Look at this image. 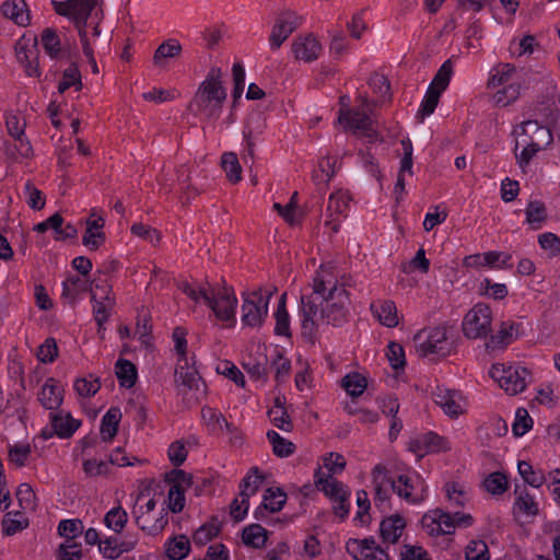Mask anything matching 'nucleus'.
I'll use <instances>...</instances> for the list:
<instances>
[{
  "label": "nucleus",
  "mask_w": 560,
  "mask_h": 560,
  "mask_svg": "<svg viewBox=\"0 0 560 560\" xmlns=\"http://www.w3.org/2000/svg\"><path fill=\"white\" fill-rule=\"evenodd\" d=\"M491 308L478 303L465 315L463 332L469 339L486 338L491 331Z\"/></svg>",
  "instance_id": "nucleus-9"
},
{
  "label": "nucleus",
  "mask_w": 560,
  "mask_h": 560,
  "mask_svg": "<svg viewBox=\"0 0 560 560\" xmlns=\"http://www.w3.org/2000/svg\"><path fill=\"white\" fill-rule=\"evenodd\" d=\"M522 141L544 150L552 143L553 136L548 127L540 125L537 120H527L522 125Z\"/></svg>",
  "instance_id": "nucleus-15"
},
{
  "label": "nucleus",
  "mask_w": 560,
  "mask_h": 560,
  "mask_svg": "<svg viewBox=\"0 0 560 560\" xmlns=\"http://www.w3.org/2000/svg\"><path fill=\"white\" fill-rule=\"evenodd\" d=\"M466 560H489L488 546L482 540H471L465 551Z\"/></svg>",
  "instance_id": "nucleus-59"
},
{
  "label": "nucleus",
  "mask_w": 560,
  "mask_h": 560,
  "mask_svg": "<svg viewBox=\"0 0 560 560\" xmlns=\"http://www.w3.org/2000/svg\"><path fill=\"white\" fill-rule=\"evenodd\" d=\"M368 386L366 378L360 373L347 374L342 378V387L352 397L361 396Z\"/></svg>",
  "instance_id": "nucleus-45"
},
{
  "label": "nucleus",
  "mask_w": 560,
  "mask_h": 560,
  "mask_svg": "<svg viewBox=\"0 0 560 560\" xmlns=\"http://www.w3.org/2000/svg\"><path fill=\"white\" fill-rule=\"evenodd\" d=\"M413 341L419 357L438 355L445 358L451 353V345L447 341V328L436 326L418 331Z\"/></svg>",
  "instance_id": "nucleus-4"
},
{
  "label": "nucleus",
  "mask_w": 560,
  "mask_h": 560,
  "mask_svg": "<svg viewBox=\"0 0 560 560\" xmlns=\"http://www.w3.org/2000/svg\"><path fill=\"white\" fill-rule=\"evenodd\" d=\"M62 393L63 390L57 385V382L54 378H48L38 394V400L44 408L56 412L63 401Z\"/></svg>",
  "instance_id": "nucleus-22"
},
{
  "label": "nucleus",
  "mask_w": 560,
  "mask_h": 560,
  "mask_svg": "<svg viewBox=\"0 0 560 560\" xmlns=\"http://www.w3.org/2000/svg\"><path fill=\"white\" fill-rule=\"evenodd\" d=\"M547 219V209L541 201L533 200L526 208V221L533 229H540Z\"/></svg>",
  "instance_id": "nucleus-44"
},
{
  "label": "nucleus",
  "mask_w": 560,
  "mask_h": 560,
  "mask_svg": "<svg viewBox=\"0 0 560 560\" xmlns=\"http://www.w3.org/2000/svg\"><path fill=\"white\" fill-rule=\"evenodd\" d=\"M291 51L299 61L313 62L317 60L323 51V46L313 34L298 35L291 43Z\"/></svg>",
  "instance_id": "nucleus-13"
},
{
  "label": "nucleus",
  "mask_w": 560,
  "mask_h": 560,
  "mask_svg": "<svg viewBox=\"0 0 560 560\" xmlns=\"http://www.w3.org/2000/svg\"><path fill=\"white\" fill-rule=\"evenodd\" d=\"M267 529L260 524H250L244 527L242 532V539L244 545L252 548H261L267 541Z\"/></svg>",
  "instance_id": "nucleus-33"
},
{
  "label": "nucleus",
  "mask_w": 560,
  "mask_h": 560,
  "mask_svg": "<svg viewBox=\"0 0 560 560\" xmlns=\"http://www.w3.org/2000/svg\"><path fill=\"white\" fill-rule=\"evenodd\" d=\"M237 300L232 288L218 289L211 298L208 306L213 311L219 320L228 322L235 316Z\"/></svg>",
  "instance_id": "nucleus-14"
},
{
  "label": "nucleus",
  "mask_w": 560,
  "mask_h": 560,
  "mask_svg": "<svg viewBox=\"0 0 560 560\" xmlns=\"http://www.w3.org/2000/svg\"><path fill=\"white\" fill-rule=\"evenodd\" d=\"M285 501L287 494L280 488H268L264 494L261 504L254 512L255 518H264L267 511L271 513L281 511Z\"/></svg>",
  "instance_id": "nucleus-20"
},
{
  "label": "nucleus",
  "mask_w": 560,
  "mask_h": 560,
  "mask_svg": "<svg viewBox=\"0 0 560 560\" xmlns=\"http://www.w3.org/2000/svg\"><path fill=\"white\" fill-rule=\"evenodd\" d=\"M189 539L184 535L170 540L166 545V555L171 560L184 559L189 553Z\"/></svg>",
  "instance_id": "nucleus-43"
},
{
  "label": "nucleus",
  "mask_w": 560,
  "mask_h": 560,
  "mask_svg": "<svg viewBox=\"0 0 560 560\" xmlns=\"http://www.w3.org/2000/svg\"><path fill=\"white\" fill-rule=\"evenodd\" d=\"M220 532V526L217 518H213L211 523L200 526L195 535L194 540L198 545H205Z\"/></svg>",
  "instance_id": "nucleus-56"
},
{
  "label": "nucleus",
  "mask_w": 560,
  "mask_h": 560,
  "mask_svg": "<svg viewBox=\"0 0 560 560\" xmlns=\"http://www.w3.org/2000/svg\"><path fill=\"white\" fill-rule=\"evenodd\" d=\"M58 355V347L54 338H48L38 348L37 358L44 363H51Z\"/></svg>",
  "instance_id": "nucleus-64"
},
{
  "label": "nucleus",
  "mask_w": 560,
  "mask_h": 560,
  "mask_svg": "<svg viewBox=\"0 0 560 560\" xmlns=\"http://www.w3.org/2000/svg\"><path fill=\"white\" fill-rule=\"evenodd\" d=\"M442 92L443 91H440L434 86L429 85L425 96L422 100L420 109L418 112V116L424 118L425 116L431 115L438 106Z\"/></svg>",
  "instance_id": "nucleus-50"
},
{
  "label": "nucleus",
  "mask_w": 560,
  "mask_h": 560,
  "mask_svg": "<svg viewBox=\"0 0 560 560\" xmlns=\"http://www.w3.org/2000/svg\"><path fill=\"white\" fill-rule=\"evenodd\" d=\"M262 127L264 120L260 115L249 117L246 126L244 127L243 133L246 141V154L243 160L245 163H247L248 159L250 161L254 160L255 138L257 135L261 133Z\"/></svg>",
  "instance_id": "nucleus-25"
},
{
  "label": "nucleus",
  "mask_w": 560,
  "mask_h": 560,
  "mask_svg": "<svg viewBox=\"0 0 560 560\" xmlns=\"http://www.w3.org/2000/svg\"><path fill=\"white\" fill-rule=\"evenodd\" d=\"M168 510L173 513H179L185 508V490H179L177 486H171L167 494Z\"/></svg>",
  "instance_id": "nucleus-63"
},
{
  "label": "nucleus",
  "mask_w": 560,
  "mask_h": 560,
  "mask_svg": "<svg viewBox=\"0 0 560 560\" xmlns=\"http://www.w3.org/2000/svg\"><path fill=\"white\" fill-rule=\"evenodd\" d=\"M22 516L21 513H15L14 516ZM28 522L26 518H14L12 517V512H8L2 520V533L5 536H12L18 532L27 527Z\"/></svg>",
  "instance_id": "nucleus-52"
},
{
  "label": "nucleus",
  "mask_w": 560,
  "mask_h": 560,
  "mask_svg": "<svg viewBox=\"0 0 560 560\" xmlns=\"http://www.w3.org/2000/svg\"><path fill=\"white\" fill-rule=\"evenodd\" d=\"M422 528L432 537L454 534L452 514L442 509L427 512L421 518Z\"/></svg>",
  "instance_id": "nucleus-12"
},
{
  "label": "nucleus",
  "mask_w": 560,
  "mask_h": 560,
  "mask_svg": "<svg viewBox=\"0 0 560 560\" xmlns=\"http://www.w3.org/2000/svg\"><path fill=\"white\" fill-rule=\"evenodd\" d=\"M83 532L82 522L79 520H63L58 525V534L69 540Z\"/></svg>",
  "instance_id": "nucleus-61"
},
{
  "label": "nucleus",
  "mask_w": 560,
  "mask_h": 560,
  "mask_svg": "<svg viewBox=\"0 0 560 560\" xmlns=\"http://www.w3.org/2000/svg\"><path fill=\"white\" fill-rule=\"evenodd\" d=\"M390 487L399 498L411 504H419L427 498V486L419 475L415 479L408 475L390 478Z\"/></svg>",
  "instance_id": "nucleus-11"
},
{
  "label": "nucleus",
  "mask_w": 560,
  "mask_h": 560,
  "mask_svg": "<svg viewBox=\"0 0 560 560\" xmlns=\"http://www.w3.org/2000/svg\"><path fill=\"white\" fill-rule=\"evenodd\" d=\"M514 505L520 512L528 516H535L539 512L537 502L526 490L520 493Z\"/></svg>",
  "instance_id": "nucleus-55"
},
{
  "label": "nucleus",
  "mask_w": 560,
  "mask_h": 560,
  "mask_svg": "<svg viewBox=\"0 0 560 560\" xmlns=\"http://www.w3.org/2000/svg\"><path fill=\"white\" fill-rule=\"evenodd\" d=\"M202 417L214 428L220 430L225 429L229 432L233 431V424L230 423L221 412H218L212 408L202 409Z\"/></svg>",
  "instance_id": "nucleus-62"
},
{
  "label": "nucleus",
  "mask_w": 560,
  "mask_h": 560,
  "mask_svg": "<svg viewBox=\"0 0 560 560\" xmlns=\"http://www.w3.org/2000/svg\"><path fill=\"white\" fill-rule=\"evenodd\" d=\"M434 402L450 417L456 418L463 413L462 396L456 390L438 387L433 393Z\"/></svg>",
  "instance_id": "nucleus-19"
},
{
  "label": "nucleus",
  "mask_w": 560,
  "mask_h": 560,
  "mask_svg": "<svg viewBox=\"0 0 560 560\" xmlns=\"http://www.w3.org/2000/svg\"><path fill=\"white\" fill-rule=\"evenodd\" d=\"M226 96L221 68L211 67L189 102L188 110L207 121H215L222 114Z\"/></svg>",
  "instance_id": "nucleus-2"
},
{
  "label": "nucleus",
  "mask_w": 560,
  "mask_h": 560,
  "mask_svg": "<svg viewBox=\"0 0 560 560\" xmlns=\"http://www.w3.org/2000/svg\"><path fill=\"white\" fill-rule=\"evenodd\" d=\"M73 86L75 91L82 90L81 72L74 63H71L62 72V78L58 84V92L63 94L68 89Z\"/></svg>",
  "instance_id": "nucleus-38"
},
{
  "label": "nucleus",
  "mask_w": 560,
  "mask_h": 560,
  "mask_svg": "<svg viewBox=\"0 0 560 560\" xmlns=\"http://www.w3.org/2000/svg\"><path fill=\"white\" fill-rule=\"evenodd\" d=\"M516 68L512 63H500L491 71V77L488 81L489 88H498L500 85H508L514 82Z\"/></svg>",
  "instance_id": "nucleus-34"
},
{
  "label": "nucleus",
  "mask_w": 560,
  "mask_h": 560,
  "mask_svg": "<svg viewBox=\"0 0 560 560\" xmlns=\"http://www.w3.org/2000/svg\"><path fill=\"white\" fill-rule=\"evenodd\" d=\"M453 74V61L447 59L442 63L438 72L435 73L430 86H434L440 91H444L451 81Z\"/></svg>",
  "instance_id": "nucleus-51"
},
{
  "label": "nucleus",
  "mask_w": 560,
  "mask_h": 560,
  "mask_svg": "<svg viewBox=\"0 0 560 560\" xmlns=\"http://www.w3.org/2000/svg\"><path fill=\"white\" fill-rule=\"evenodd\" d=\"M56 12L60 15L71 19L78 28L88 26V20L91 13L83 8L78 0L54 1Z\"/></svg>",
  "instance_id": "nucleus-18"
},
{
  "label": "nucleus",
  "mask_w": 560,
  "mask_h": 560,
  "mask_svg": "<svg viewBox=\"0 0 560 560\" xmlns=\"http://www.w3.org/2000/svg\"><path fill=\"white\" fill-rule=\"evenodd\" d=\"M338 124L343 126L345 130L352 131L368 139L369 142L378 140L380 135L374 128L372 118L358 108H341L338 115Z\"/></svg>",
  "instance_id": "nucleus-6"
},
{
  "label": "nucleus",
  "mask_w": 560,
  "mask_h": 560,
  "mask_svg": "<svg viewBox=\"0 0 560 560\" xmlns=\"http://www.w3.org/2000/svg\"><path fill=\"white\" fill-rule=\"evenodd\" d=\"M490 376L508 394L516 395L526 388L529 371L523 366L505 368L503 364H493L490 369Z\"/></svg>",
  "instance_id": "nucleus-7"
},
{
  "label": "nucleus",
  "mask_w": 560,
  "mask_h": 560,
  "mask_svg": "<svg viewBox=\"0 0 560 560\" xmlns=\"http://www.w3.org/2000/svg\"><path fill=\"white\" fill-rule=\"evenodd\" d=\"M115 372L121 387L130 388L137 382V368L126 359H119L115 364Z\"/></svg>",
  "instance_id": "nucleus-32"
},
{
  "label": "nucleus",
  "mask_w": 560,
  "mask_h": 560,
  "mask_svg": "<svg viewBox=\"0 0 560 560\" xmlns=\"http://www.w3.org/2000/svg\"><path fill=\"white\" fill-rule=\"evenodd\" d=\"M2 14L14 21L18 25L25 26L30 22V14L25 0H7L1 5Z\"/></svg>",
  "instance_id": "nucleus-26"
},
{
  "label": "nucleus",
  "mask_w": 560,
  "mask_h": 560,
  "mask_svg": "<svg viewBox=\"0 0 560 560\" xmlns=\"http://www.w3.org/2000/svg\"><path fill=\"white\" fill-rule=\"evenodd\" d=\"M174 382L178 394L186 395L187 392H201L205 387V383L202 382L198 371L189 365L187 352L184 354H178L175 373H174Z\"/></svg>",
  "instance_id": "nucleus-10"
},
{
  "label": "nucleus",
  "mask_w": 560,
  "mask_h": 560,
  "mask_svg": "<svg viewBox=\"0 0 560 560\" xmlns=\"http://www.w3.org/2000/svg\"><path fill=\"white\" fill-rule=\"evenodd\" d=\"M128 522V514L121 506H115L110 509L104 517L105 525L114 530L116 534H119L125 528Z\"/></svg>",
  "instance_id": "nucleus-42"
},
{
  "label": "nucleus",
  "mask_w": 560,
  "mask_h": 560,
  "mask_svg": "<svg viewBox=\"0 0 560 560\" xmlns=\"http://www.w3.org/2000/svg\"><path fill=\"white\" fill-rule=\"evenodd\" d=\"M406 527L405 518L399 514L385 517L380 524V534L383 542L396 544Z\"/></svg>",
  "instance_id": "nucleus-23"
},
{
  "label": "nucleus",
  "mask_w": 560,
  "mask_h": 560,
  "mask_svg": "<svg viewBox=\"0 0 560 560\" xmlns=\"http://www.w3.org/2000/svg\"><path fill=\"white\" fill-rule=\"evenodd\" d=\"M520 90L521 84L518 82H511L494 94V102L500 106H508L518 98Z\"/></svg>",
  "instance_id": "nucleus-49"
},
{
  "label": "nucleus",
  "mask_w": 560,
  "mask_h": 560,
  "mask_svg": "<svg viewBox=\"0 0 560 560\" xmlns=\"http://www.w3.org/2000/svg\"><path fill=\"white\" fill-rule=\"evenodd\" d=\"M372 479L375 486L374 502L376 506H380L388 500L387 491L384 489V486L390 485L387 468L382 464H377L372 470Z\"/></svg>",
  "instance_id": "nucleus-27"
},
{
  "label": "nucleus",
  "mask_w": 560,
  "mask_h": 560,
  "mask_svg": "<svg viewBox=\"0 0 560 560\" xmlns=\"http://www.w3.org/2000/svg\"><path fill=\"white\" fill-rule=\"evenodd\" d=\"M268 417L273 425L284 432H291L293 429L292 421L284 405L278 397L275 399V405L269 409Z\"/></svg>",
  "instance_id": "nucleus-30"
},
{
  "label": "nucleus",
  "mask_w": 560,
  "mask_h": 560,
  "mask_svg": "<svg viewBox=\"0 0 560 560\" xmlns=\"http://www.w3.org/2000/svg\"><path fill=\"white\" fill-rule=\"evenodd\" d=\"M218 373L233 381L237 386L244 387L245 378L241 370L230 361H223L217 366Z\"/></svg>",
  "instance_id": "nucleus-57"
},
{
  "label": "nucleus",
  "mask_w": 560,
  "mask_h": 560,
  "mask_svg": "<svg viewBox=\"0 0 560 560\" xmlns=\"http://www.w3.org/2000/svg\"><path fill=\"white\" fill-rule=\"evenodd\" d=\"M517 469L523 480L533 488H540L546 481L545 474L541 470H534L528 462L520 460Z\"/></svg>",
  "instance_id": "nucleus-40"
},
{
  "label": "nucleus",
  "mask_w": 560,
  "mask_h": 560,
  "mask_svg": "<svg viewBox=\"0 0 560 560\" xmlns=\"http://www.w3.org/2000/svg\"><path fill=\"white\" fill-rule=\"evenodd\" d=\"M121 412L118 408H109L101 422V434L104 441H110L118 431Z\"/></svg>",
  "instance_id": "nucleus-35"
},
{
  "label": "nucleus",
  "mask_w": 560,
  "mask_h": 560,
  "mask_svg": "<svg viewBox=\"0 0 560 560\" xmlns=\"http://www.w3.org/2000/svg\"><path fill=\"white\" fill-rule=\"evenodd\" d=\"M182 52V45L177 39L163 42L155 50L153 62L159 65L163 58H174Z\"/></svg>",
  "instance_id": "nucleus-47"
},
{
  "label": "nucleus",
  "mask_w": 560,
  "mask_h": 560,
  "mask_svg": "<svg viewBox=\"0 0 560 560\" xmlns=\"http://www.w3.org/2000/svg\"><path fill=\"white\" fill-rule=\"evenodd\" d=\"M155 500L150 499L144 506L140 508V514L133 512L136 524L141 530L151 536L159 535L168 523V512L166 510H162L161 515L153 523L148 522V520L144 517V514L152 512L155 509Z\"/></svg>",
  "instance_id": "nucleus-17"
},
{
  "label": "nucleus",
  "mask_w": 560,
  "mask_h": 560,
  "mask_svg": "<svg viewBox=\"0 0 560 560\" xmlns=\"http://www.w3.org/2000/svg\"><path fill=\"white\" fill-rule=\"evenodd\" d=\"M259 469L253 467L249 472L242 479L240 488V497L244 498V501L248 500L259 489L262 482V476L258 475Z\"/></svg>",
  "instance_id": "nucleus-39"
},
{
  "label": "nucleus",
  "mask_w": 560,
  "mask_h": 560,
  "mask_svg": "<svg viewBox=\"0 0 560 560\" xmlns=\"http://www.w3.org/2000/svg\"><path fill=\"white\" fill-rule=\"evenodd\" d=\"M267 439L272 445L273 454L278 457H289L295 452L294 443L285 440L275 430L267 432Z\"/></svg>",
  "instance_id": "nucleus-37"
},
{
  "label": "nucleus",
  "mask_w": 560,
  "mask_h": 560,
  "mask_svg": "<svg viewBox=\"0 0 560 560\" xmlns=\"http://www.w3.org/2000/svg\"><path fill=\"white\" fill-rule=\"evenodd\" d=\"M49 419L54 432L62 439L70 438L80 425L79 421L74 420L69 412L63 410L50 412Z\"/></svg>",
  "instance_id": "nucleus-24"
},
{
  "label": "nucleus",
  "mask_w": 560,
  "mask_h": 560,
  "mask_svg": "<svg viewBox=\"0 0 560 560\" xmlns=\"http://www.w3.org/2000/svg\"><path fill=\"white\" fill-rule=\"evenodd\" d=\"M272 291L262 293V290H255L243 293L242 324L246 327H260L268 315V305Z\"/></svg>",
  "instance_id": "nucleus-5"
},
{
  "label": "nucleus",
  "mask_w": 560,
  "mask_h": 560,
  "mask_svg": "<svg viewBox=\"0 0 560 560\" xmlns=\"http://www.w3.org/2000/svg\"><path fill=\"white\" fill-rule=\"evenodd\" d=\"M311 294L301 296L302 336L314 343L320 324L341 327L348 322L350 298L331 265H322L313 279Z\"/></svg>",
  "instance_id": "nucleus-1"
},
{
  "label": "nucleus",
  "mask_w": 560,
  "mask_h": 560,
  "mask_svg": "<svg viewBox=\"0 0 560 560\" xmlns=\"http://www.w3.org/2000/svg\"><path fill=\"white\" fill-rule=\"evenodd\" d=\"M165 481L171 486H177L179 490L189 488L192 483V476L182 469H173L165 475Z\"/></svg>",
  "instance_id": "nucleus-58"
},
{
  "label": "nucleus",
  "mask_w": 560,
  "mask_h": 560,
  "mask_svg": "<svg viewBox=\"0 0 560 560\" xmlns=\"http://www.w3.org/2000/svg\"><path fill=\"white\" fill-rule=\"evenodd\" d=\"M222 167L230 182L238 183L242 179V167L234 152H225L222 155Z\"/></svg>",
  "instance_id": "nucleus-46"
},
{
  "label": "nucleus",
  "mask_w": 560,
  "mask_h": 560,
  "mask_svg": "<svg viewBox=\"0 0 560 560\" xmlns=\"http://www.w3.org/2000/svg\"><path fill=\"white\" fill-rule=\"evenodd\" d=\"M388 351L386 353L390 366L394 370L402 369L406 364L405 351L400 343L389 342Z\"/></svg>",
  "instance_id": "nucleus-60"
},
{
  "label": "nucleus",
  "mask_w": 560,
  "mask_h": 560,
  "mask_svg": "<svg viewBox=\"0 0 560 560\" xmlns=\"http://www.w3.org/2000/svg\"><path fill=\"white\" fill-rule=\"evenodd\" d=\"M86 291H95V282L90 283L88 279L72 275L62 282L61 298L73 304L78 296Z\"/></svg>",
  "instance_id": "nucleus-21"
},
{
  "label": "nucleus",
  "mask_w": 560,
  "mask_h": 560,
  "mask_svg": "<svg viewBox=\"0 0 560 560\" xmlns=\"http://www.w3.org/2000/svg\"><path fill=\"white\" fill-rule=\"evenodd\" d=\"M110 288L104 283H95V291H92L91 299L94 302L93 315L97 323L98 329L109 317V310L114 305V301L109 298Z\"/></svg>",
  "instance_id": "nucleus-16"
},
{
  "label": "nucleus",
  "mask_w": 560,
  "mask_h": 560,
  "mask_svg": "<svg viewBox=\"0 0 560 560\" xmlns=\"http://www.w3.org/2000/svg\"><path fill=\"white\" fill-rule=\"evenodd\" d=\"M533 427V419L524 408H518L515 412V421L512 431L515 436H523Z\"/></svg>",
  "instance_id": "nucleus-54"
},
{
  "label": "nucleus",
  "mask_w": 560,
  "mask_h": 560,
  "mask_svg": "<svg viewBox=\"0 0 560 560\" xmlns=\"http://www.w3.org/2000/svg\"><path fill=\"white\" fill-rule=\"evenodd\" d=\"M40 43L45 49V51L51 58H58L61 51L60 49V39L57 35L56 31L52 28H45L42 32Z\"/></svg>",
  "instance_id": "nucleus-48"
},
{
  "label": "nucleus",
  "mask_w": 560,
  "mask_h": 560,
  "mask_svg": "<svg viewBox=\"0 0 560 560\" xmlns=\"http://www.w3.org/2000/svg\"><path fill=\"white\" fill-rule=\"evenodd\" d=\"M520 325L514 323H502L497 335L490 337L486 346L488 349H495L509 345L513 339V331Z\"/></svg>",
  "instance_id": "nucleus-41"
},
{
  "label": "nucleus",
  "mask_w": 560,
  "mask_h": 560,
  "mask_svg": "<svg viewBox=\"0 0 560 560\" xmlns=\"http://www.w3.org/2000/svg\"><path fill=\"white\" fill-rule=\"evenodd\" d=\"M314 478L317 489L334 502V513L345 520L349 514V488L332 476L325 475L320 467L315 470Z\"/></svg>",
  "instance_id": "nucleus-3"
},
{
  "label": "nucleus",
  "mask_w": 560,
  "mask_h": 560,
  "mask_svg": "<svg viewBox=\"0 0 560 560\" xmlns=\"http://www.w3.org/2000/svg\"><path fill=\"white\" fill-rule=\"evenodd\" d=\"M508 479L502 472L495 471L490 474L485 480V487L488 492L500 495L508 490Z\"/></svg>",
  "instance_id": "nucleus-53"
},
{
  "label": "nucleus",
  "mask_w": 560,
  "mask_h": 560,
  "mask_svg": "<svg viewBox=\"0 0 560 560\" xmlns=\"http://www.w3.org/2000/svg\"><path fill=\"white\" fill-rule=\"evenodd\" d=\"M347 552L355 560H366L372 550H375L373 537L364 539H349L346 544Z\"/></svg>",
  "instance_id": "nucleus-31"
},
{
  "label": "nucleus",
  "mask_w": 560,
  "mask_h": 560,
  "mask_svg": "<svg viewBox=\"0 0 560 560\" xmlns=\"http://www.w3.org/2000/svg\"><path fill=\"white\" fill-rule=\"evenodd\" d=\"M415 445L427 453L442 452L450 450L447 440L434 432H427L415 440Z\"/></svg>",
  "instance_id": "nucleus-29"
},
{
  "label": "nucleus",
  "mask_w": 560,
  "mask_h": 560,
  "mask_svg": "<svg viewBox=\"0 0 560 560\" xmlns=\"http://www.w3.org/2000/svg\"><path fill=\"white\" fill-rule=\"evenodd\" d=\"M303 23V16L295 11L285 9L278 12L275 24L271 28L268 42L272 51L280 49L282 44L294 33Z\"/></svg>",
  "instance_id": "nucleus-8"
},
{
  "label": "nucleus",
  "mask_w": 560,
  "mask_h": 560,
  "mask_svg": "<svg viewBox=\"0 0 560 560\" xmlns=\"http://www.w3.org/2000/svg\"><path fill=\"white\" fill-rule=\"evenodd\" d=\"M285 299L287 294L283 293L279 300L278 307L275 313V334L278 336L291 337L290 317L285 306Z\"/></svg>",
  "instance_id": "nucleus-36"
},
{
  "label": "nucleus",
  "mask_w": 560,
  "mask_h": 560,
  "mask_svg": "<svg viewBox=\"0 0 560 560\" xmlns=\"http://www.w3.org/2000/svg\"><path fill=\"white\" fill-rule=\"evenodd\" d=\"M371 310L382 325L389 328L398 325L397 308L393 301H383L378 304H372Z\"/></svg>",
  "instance_id": "nucleus-28"
}]
</instances>
